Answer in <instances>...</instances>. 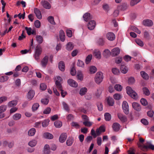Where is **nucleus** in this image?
<instances>
[{
	"label": "nucleus",
	"instance_id": "obj_1",
	"mask_svg": "<svg viewBox=\"0 0 154 154\" xmlns=\"http://www.w3.org/2000/svg\"><path fill=\"white\" fill-rule=\"evenodd\" d=\"M138 147L143 151L146 152L149 149L154 150V146L151 144L150 142H147L145 144H142L140 143H137Z\"/></svg>",
	"mask_w": 154,
	"mask_h": 154
},
{
	"label": "nucleus",
	"instance_id": "obj_2",
	"mask_svg": "<svg viewBox=\"0 0 154 154\" xmlns=\"http://www.w3.org/2000/svg\"><path fill=\"white\" fill-rule=\"evenodd\" d=\"M127 94L132 98L136 99L138 97V95L137 93L129 86H127L126 88Z\"/></svg>",
	"mask_w": 154,
	"mask_h": 154
},
{
	"label": "nucleus",
	"instance_id": "obj_3",
	"mask_svg": "<svg viewBox=\"0 0 154 154\" xmlns=\"http://www.w3.org/2000/svg\"><path fill=\"white\" fill-rule=\"evenodd\" d=\"M42 48L40 46H36L33 56L36 60H38L39 59V56L42 53Z\"/></svg>",
	"mask_w": 154,
	"mask_h": 154
},
{
	"label": "nucleus",
	"instance_id": "obj_4",
	"mask_svg": "<svg viewBox=\"0 0 154 154\" xmlns=\"http://www.w3.org/2000/svg\"><path fill=\"white\" fill-rule=\"evenodd\" d=\"M103 73L101 72H97L95 77V81L96 83L100 84L103 81Z\"/></svg>",
	"mask_w": 154,
	"mask_h": 154
},
{
	"label": "nucleus",
	"instance_id": "obj_5",
	"mask_svg": "<svg viewBox=\"0 0 154 154\" xmlns=\"http://www.w3.org/2000/svg\"><path fill=\"white\" fill-rule=\"evenodd\" d=\"M55 84L58 89H61L62 85L61 82L62 81V78L59 76H57L55 78Z\"/></svg>",
	"mask_w": 154,
	"mask_h": 154
},
{
	"label": "nucleus",
	"instance_id": "obj_6",
	"mask_svg": "<svg viewBox=\"0 0 154 154\" xmlns=\"http://www.w3.org/2000/svg\"><path fill=\"white\" fill-rule=\"evenodd\" d=\"M122 108L124 113L126 114H128L129 113V106L127 102L124 101L122 104Z\"/></svg>",
	"mask_w": 154,
	"mask_h": 154
},
{
	"label": "nucleus",
	"instance_id": "obj_7",
	"mask_svg": "<svg viewBox=\"0 0 154 154\" xmlns=\"http://www.w3.org/2000/svg\"><path fill=\"white\" fill-rule=\"evenodd\" d=\"M48 57L45 56L41 61L40 64L42 67L45 68L48 64Z\"/></svg>",
	"mask_w": 154,
	"mask_h": 154
},
{
	"label": "nucleus",
	"instance_id": "obj_8",
	"mask_svg": "<svg viewBox=\"0 0 154 154\" xmlns=\"http://www.w3.org/2000/svg\"><path fill=\"white\" fill-rule=\"evenodd\" d=\"M96 25V23L94 20L89 21L88 24V29L90 30L94 29Z\"/></svg>",
	"mask_w": 154,
	"mask_h": 154
},
{
	"label": "nucleus",
	"instance_id": "obj_9",
	"mask_svg": "<svg viewBox=\"0 0 154 154\" xmlns=\"http://www.w3.org/2000/svg\"><path fill=\"white\" fill-rule=\"evenodd\" d=\"M132 105L133 108L137 111H140L141 110V106L138 103L134 102L132 103Z\"/></svg>",
	"mask_w": 154,
	"mask_h": 154
},
{
	"label": "nucleus",
	"instance_id": "obj_10",
	"mask_svg": "<svg viewBox=\"0 0 154 154\" xmlns=\"http://www.w3.org/2000/svg\"><path fill=\"white\" fill-rule=\"evenodd\" d=\"M120 51V49L119 48H115L112 50L111 54L113 57L116 56L119 54Z\"/></svg>",
	"mask_w": 154,
	"mask_h": 154
},
{
	"label": "nucleus",
	"instance_id": "obj_11",
	"mask_svg": "<svg viewBox=\"0 0 154 154\" xmlns=\"http://www.w3.org/2000/svg\"><path fill=\"white\" fill-rule=\"evenodd\" d=\"M93 55L97 59H100L101 58V53L98 49H95L93 51Z\"/></svg>",
	"mask_w": 154,
	"mask_h": 154
},
{
	"label": "nucleus",
	"instance_id": "obj_12",
	"mask_svg": "<svg viewBox=\"0 0 154 154\" xmlns=\"http://www.w3.org/2000/svg\"><path fill=\"white\" fill-rule=\"evenodd\" d=\"M67 82L69 85L72 87H76L78 86L77 83L72 79H68Z\"/></svg>",
	"mask_w": 154,
	"mask_h": 154
},
{
	"label": "nucleus",
	"instance_id": "obj_13",
	"mask_svg": "<svg viewBox=\"0 0 154 154\" xmlns=\"http://www.w3.org/2000/svg\"><path fill=\"white\" fill-rule=\"evenodd\" d=\"M106 38L109 40L113 41L115 38V36L114 34L112 32H109L106 34Z\"/></svg>",
	"mask_w": 154,
	"mask_h": 154
},
{
	"label": "nucleus",
	"instance_id": "obj_14",
	"mask_svg": "<svg viewBox=\"0 0 154 154\" xmlns=\"http://www.w3.org/2000/svg\"><path fill=\"white\" fill-rule=\"evenodd\" d=\"M42 5L44 8L46 9H49L51 8V5L47 1H42L41 2Z\"/></svg>",
	"mask_w": 154,
	"mask_h": 154
},
{
	"label": "nucleus",
	"instance_id": "obj_15",
	"mask_svg": "<svg viewBox=\"0 0 154 154\" xmlns=\"http://www.w3.org/2000/svg\"><path fill=\"white\" fill-rule=\"evenodd\" d=\"M118 116L119 119L123 122L127 121V118L126 116L121 113L118 114Z\"/></svg>",
	"mask_w": 154,
	"mask_h": 154
},
{
	"label": "nucleus",
	"instance_id": "obj_16",
	"mask_svg": "<svg viewBox=\"0 0 154 154\" xmlns=\"http://www.w3.org/2000/svg\"><path fill=\"white\" fill-rule=\"evenodd\" d=\"M112 128L114 131H118L120 129V124L118 123H114L112 125Z\"/></svg>",
	"mask_w": 154,
	"mask_h": 154
},
{
	"label": "nucleus",
	"instance_id": "obj_17",
	"mask_svg": "<svg viewBox=\"0 0 154 154\" xmlns=\"http://www.w3.org/2000/svg\"><path fill=\"white\" fill-rule=\"evenodd\" d=\"M143 23V25L146 26H151L153 24V22L151 20H144Z\"/></svg>",
	"mask_w": 154,
	"mask_h": 154
},
{
	"label": "nucleus",
	"instance_id": "obj_18",
	"mask_svg": "<svg viewBox=\"0 0 154 154\" xmlns=\"http://www.w3.org/2000/svg\"><path fill=\"white\" fill-rule=\"evenodd\" d=\"M34 11L37 18L39 19H41L42 15L40 11L37 8L34 9Z\"/></svg>",
	"mask_w": 154,
	"mask_h": 154
},
{
	"label": "nucleus",
	"instance_id": "obj_19",
	"mask_svg": "<svg viewBox=\"0 0 154 154\" xmlns=\"http://www.w3.org/2000/svg\"><path fill=\"white\" fill-rule=\"evenodd\" d=\"M67 138L66 134V133H63L60 135L59 140L61 143L64 142Z\"/></svg>",
	"mask_w": 154,
	"mask_h": 154
},
{
	"label": "nucleus",
	"instance_id": "obj_20",
	"mask_svg": "<svg viewBox=\"0 0 154 154\" xmlns=\"http://www.w3.org/2000/svg\"><path fill=\"white\" fill-rule=\"evenodd\" d=\"M58 68L61 71L63 72L64 71L65 66L63 62L61 61L59 62L58 63Z\"/></svg>",
	"mask_w": 154,
	"mask_h": 154
},
{
	"label": "nucleus",
	"instance_id": "obj_21",
	"mask_svg": "<svg viewBox=\"0 0 154 154\" xmlns=\"http://www.w3.org/2000/svg\"><path fill=\"white\" fill-rule=\"evenodd\" d=\"M43 137L44 138L49 139L53 138V136L51 134L48 132L44 133L43 134Z\"/></svg>",
	"mask_w": 154,
	"mask_h": 154
},
{
	"label": "nucleus",
	"instance_id": "obj_22",
	"mask_svg": "<svg viewBox=\"0 0 154 154\" xmlns=\"http://www.w3.org/2000/svg\"><path fill=\"white\" fill-rule=\"evenodd\" d=\"M83 17L84 20L86 21H87L91 19L90 14L88 13H85Z\"/></svg>",
	"mask_w": 154,
	"mask_h": 154
},
{
	"label": "nucleus",
	"instance_id": "obj_23",
	"mask_svg": "<svg viewBox=\"0 0 154 154\" xmlns=\"http://www.w3.org/2000/svg\"><path fill=\"white\" fill-rule=\"evenodd\" d=\"M87 90V89L85 87L81 88L80 89L79 94L81 96H83L86 94Z\"/></svg>",
	"mask_w": 154,
	"mask_h": 154
},
{
	"label": "nucleus",
	"instance_id": "obj_24",
	"mask_svg": "<svg viewBox=\"0 0 154 154\" xmlns=\"http://www.w3.org/2000/svg\"><path fill=\"white\" fill-rule=\"evenodd\" d=\"M17 103V100H13L10 101L8 103V107H11L13 106H16Z\"/></svg>",
	"mask_w": 154,
	"mask_h": 154
},
{
	"label": "nucleus",
	"instance_id": "obj_25",
	"mask_svg": "<svg viewBox=\"0 0 154 154\" xmlns=\"http://www.w3.org/2000/svg\"><path fill=\"white\" fill-rule=\"evenodd\" d=\"M60 40L63 42L65 40V35L63 31L61 30L60 31Z\"/></svg>",
	"mask_w": 154,
	"mask_h": 154
},
{
	"label": "nucleus",
	"instance_id": "obj_26",
	"mask_svg": "<svg viewBox=\"0 0 154 154\" xmlns=\"http://www.w3.org/2000/svg\"><path fill=\"white\" fill-rule=\"evenodd\" d=\"M107 101L108 104L109 106H112L114 104V100L113 99L110 97H107Z\"/></svg>",
	"mask_w": 154,
	"mask_h": 154
},
{
	"label": "nucleus",
	"instance_id": "obj_27",
	"mask_svg": "<svg viewBox=\"0 0 154 154\" xmlns=\"http://www.w3.org/2000/svg\"><path fill=\"white\" fill-rule=\"evenodd\" d=\"M44 152L45 154H49L50 152L49 146L48 144H46L44 147Z\"/></svg>",
	"mask_w": 154,
	"mask_h": 154
},
{
	"label": "nucleus",
	"instance_id": "obj_28",
	"mask_svg": "<svg viewBox=\"0 0 154 154\" xmlns=\"http://www.w3.org/2000/svg\"><path fill=\"white\" fill-rule=\"evenodd\" d=\"M36 132L35 128H34L30 129L28 131V135L29 136H33Z\"/></svg>",
	"mask_w": 154,
	"mask_h": 154
},
{
	"label": "nucleus",
	"instance_id": "obj_29",
	"mask_svg": "<svg viewBox=\"0 0 154 154\" xmlns=\"http://www.w3.org/2000/svg\"><path fill=\"white\" fill-rule=\"evenodd\" d=\"M35 92L33 90H30L28 93V98L31 100L34 96Z\"/></svg>",
	"mask_w": 154,
	"mask_h": 154
},
{
	"label": "nucleus",
	"instance_id": "obj_30",
	"mask_svg": "<svg viewBox=\"0 0 154 154\" xmlns=\"http://www.w3.org/2000/svg\"><path fill=\"white\" fill-rule=\"evenodd\" d=\"M37 143V141L36 140H33L28 143V145L31 147H33L36 145Z\"/></svg>",
	"mask_w": 154,
	"mask_h": 154
},
{
	"label": "nucleus",
	"instance_id": "obj_31",
	"mask_svg": "<svg viewBox=\"0 0 154 154\" xmlns=\"http://www.w3.org/2000/svg\"><path fill=\"white\" fill-rule=\"evenodd\" d=\"M120 69L122 72L124 74L126 73L128 71V68L123 65H121Z\"/></svg>",
	"mask_w": 154,
	"mask_h": 154
},
{
	"label": "nucleus",
	"instance_id": "obj_32",
	"mask_svg": "<svg viewBox=\"0 0 154 154\" xmlns=\"http://www.w3.org/2000/svg\"><path fill=\"white\" fill-rule=\"evenodd\" d=\"M74 47V46L71 42H69L66 45V49L68 51L72 50Z\"/></svg>",
	"mask_w": 154,
	"mask_h": 154
},
{
	"label": "nucleus",
	"instance_id": "obj_33",
	"mask_svg": "<svg viewBox=\"0 0 154 154\" xmlns=\"http://www.w3.org/2000/svg\"><path fill=\"white\" fill-rule=\"evenodd\" d=\"M21 117V115L20 113H16L13 116V119L15 120H19Z\"/></svg>",
	"mask_w": 154,
	"mask_h": 154
},
{
	"label": "nucleus",
	"instance_id": "obj_34",
	"mask_svg": "<svg viewBox=\"0 0 154 154\" xmlns=\"http://www.w3.org/2000/svg\"><path fill=\"white\" fill-rule=\"evenodd\" d=\"M141 75L142 77L145 79H148L149 78V76L147 73L144 71H141L140 72Z\"/></svg>",
	"mask_w": 154,
	"mask_h": 154
},
{
	"label": "nucleus",
	"instance_id": "obj_35",
	"mask_svg": "<svg viewBox=\"0 0 154 154\" xmlns=\"http://www.w3.org/2000/svg\"><path fill=\"white\" fill-rule=\"evenodd\" d=\"M111 53L108 49H105L103 53V55L106 57H107L109 56Z\"/></svg>",
	"mask_w": 154,
	"mask_h": 154
},
{
	"label": "nucleus",
	"instance_id": "obj_36",
	"mask_svg": "<svg viewBox=\"0 0 154 154\" xmlns=\"http://www.w3.org/2000/svg\"><path fill=\"white\" fill-rule=\"evenodd\" d=\"M36 40L39 44L42 43L43 41V38L42 36L40 35H37L36 36Z\"/></svg>",
	"mask_w": 154,
	"mask_h": 154
},
{
	"label": "nucleus",
	"instance_id": "obj_37",
	"mask_svg": "<svg viewBox=\"0 0 154 154\" xmlns=\"http://www.w3.org/2000/svg\"><path fill=\"white\" fill-rule=\"evenodd\" d=\"M97 70V68L94 66H91L90 67V72L91 74L95 73Z\"/></svg>",
	"mask_w": 154,
	"mask_h": 154
},
{
	"label": "nucleus",
	"instance_id": "obj_38",
	"mask_svg": "<svg viewBox=\"0 0 154 154\" xmlns=\"http://www.w3.org/2000/svg\"><path fill=\"white\" fill-rule=\"evenodd\" d=\"M143 94L146 96H148L150 94V92L149 89L146 87H144L143 88Z\"/></svg>",
	"mask_w": 154,
	"mask_h": 154
},
{
	"label": "nucleus",
	"instance_id": "obj_39",
	"mask_svg": "<svg viewBox=\"0 0 154 154\" xmlns=\"http://www.w3.org/2000/svg\"><path fill=\"white\" fill-rule=\"evenodd\" d=\"M97 43L98 45L103 46L104 44V41L103 38H100L98 40Z\"/></svg>",
	"mask_w": 154,
	"mask_h": 154
},
{
	"label": "nucleus",
	"instance_id": "obj_40",
	"mask_svg": "<svg viewBox=\"0 0 154 154\" xmlns=\"http://www.w3.org/2000/svg\"><path fill=\"white\" fill-rule=\"evenodd\" d=\"M92 56L91 54L88 55L86 57L85 59V62L87 64H88L92 58Z\"/></svg>",
	"mask_w": 154,
	"mask_h": 154
},
{
	"label": "nucleus",
	"instance_id": "obj_41",
	"mask_svg": "<svg viewBox=\"0 0 154 154\" xmlns=\"http://www.w3.org/2000/svg\"><path fill=\"white\" fill-rule=\"evenodd\" d=\"M55 127L57 128H60L62 126V122L60 121H56L54 122Z\"/></svg>",
	"mask_w": 154,
	"mask_h": 154
},
{
	"label": "nucleus",
	"instance_id": "obj_42",
	"mask_svg": "<svg viewBox=\"0 0 154 154\" xmlns=\"http://www.w3.org/2000/svg\"><path fill=\"white\" fill-rule=\"evenodd\" d=\"M105 119L106 121H109L111 119V115L108 113H106L104 114Z\"/></svg>",
	"mask_w": 154,
	"mask_h": 154
},
{
	"label": "nucleus",
	"instance_id": "obj_43",
	"mask_svg": "<svg viewBox=\"0 0 154 154\" xmlns=\"http://www.w3.org/2000/svg\"><path fill=\"white\" fill-rule=\"evenodd\" d=\"M39 105L38 103H35L34 104L32 107V110L33 111H35L36 110L38 107H39Z\"/></svg>",
	"mask_w": 154,
	"mask_h": 154
},
{
	"label": "nucleus",
	"instance_id": "obj_44",
	"mask_svg": "<svg viewBox=\"0 0 154 154\" xmlns=\"http://www.w3.org/2000/svg\"><path fill=\"white\" fill-rule=\"evenodd\" d=\"M49 120L48 119L45 120L42 123V125L43 127H45L49 124Z\"/></svg>",
	"mask_w": 154,
	"mask_h": 154
},
{
	"label": "nucleus",
	"instance_id": "obj_45",
	"mask_svg": "<svg viewBox=\"0 0 154 154\" xmlns=\"http://www.w3.org/2000/svg\"><path fill=\"white\" fill-rule=\"evenodd\" d=\"M73 142V140L71 138H69L66 141V144L68 146H71Z\"/></svg>",
	"mask_w": 154,
	"mask_h": 154
},
{
	"label": "nucleus",
	"instance_id": "obj_46",
	"mask_svg": "<svg viewBox=\"0 0 154 154\" xmlns=\"http://www.w3.org/2000/svg\"><path fill=\"white\" fill-rule=\"evenodd\" d=\"M102 90L101 88H99L97 89L95 94L96 96L98 98L100 97L102 93Z\"/></svg>",
	"mask_w": 154,
	"mask_h": 154
},
{
	"label": "nucleus",
	"instance_id": "obj_47",
	"mask_svg": "<svg viewBox=\"0 0 154 154\" xmlns=\"http://www.w3.org/2000/svg\"><path fill=\"white\" fill-rule=\"evenodd\" d=\"M141 0H131L130 5L131 6H133L139 3Z\"/></svg>",
	"mask_w": 154,
	"mask_h": 154
},
{
	"label": "nucleus",
	"instance_id": "obj_48",
	"mask_svg": "<svg viewBox=\"0 0 154 154\" xmlns=\"http://www.w3.org/2000/svg\"><path fill=\"white\" fill-rule=\"evenodd\" d=\"M48 21L51 24H55V22L54 20V17L51 16H50L48 18Z\"/></svg>",
	"mask_w": 154,
	"mask_h": 154
},
{
	"label": "nucleus",
	"instance_id": "obj_49",
	"mask_svg": "<svg viewBox=\"0 0 154 154\" xmlns=\"http://www.w3.org/2000/svg\"><path fill=\"white\" fill-rule=\"evenodd\" d=\"M62 104L64 109L67 111H69V109L68 105L64 102H63Z\"/></svg>",
	"mask_w": 154,
	"mask_h": 154
},
{
	"label": "nucleus",
	"instance_id": "obj_50",
	"mask_svg": "<svg viewBox=\"0 0 154 154\" xmlns=\"http://www.w3.org/2000/svg\"><path fill=\"white\" fill-rule=\"evenodd\" d=\"M140 102L141 104L144 106H146L148 104V103L146 100L143 98L141 99Z\"/></svg>",
	"mask_w": 154,
	"mask_h": 154
},
{
	"label": "nucleus",
	"instance_id": "obj_51",
	"mask_svg": "<svg viewBox=\"0 0 154 154\" xmlns=\"http://www.w3.org/2000/svg\"><path fill=\"white\" fill-rule=\"evenodd\" d=\"M8 79V77L7 76H3L0 77V82H4L7 81Z\"/></svg>",
	"mask_w": 154,
	"mask_h": 154
},
{
	"label": "nucleus",
	"instance_id": "obj_52",
	"mask_svg": "<svg viewBox=\"0 0 154 154\" xmlns=\"http://www.w3.org/2000/svg\"><path fill=\"white\" fill-rule=\"evenodd\" d=\"M7 109V106L5 105H2L0 106V112H3Z\"/></svg>",
	"mask_w": 154,
	"mask_h": 154
},
{
	"label": "nucleus",
	"instance_id": "obj_53",
	"mask_svg": "<svg viewBox=\"0 0 154 154\" xmlns=\"http://www.w3.org/2000/svg\"><path fill=\"white\" fill-rule=\"evenodd\" d=\"M77 77L78 79L82 80L83 79V77L82 72H78L77 73Z\"/></svg>",
	"mask_w": 154,
	"mask_h": 154
},
{
	"label": "nucleus",
	"instance_id": "obj_54",
	"mask_svg": "<svg viewBox=\"0 0 154 154\" xmlns=\"http://www.w3.org/2000/svg\"><path fill=\"white\" fill-rule=\"evenodd\" d=\"M115 89L118 91H121L122 89V86L119 84L116 85L115 86Z\"/></svg>",
	"mask_w": 154,
	"mask_h": 154
},
{
	"label": "nucleus",
	"instance_id": "obj_55",
	"mask_svg": "<svg viewBox=\"0 0 154 154\" xmlns=\"http://www.w3.org/2000/svg\"><path fill=\"white\" fill-rule=\"evenodd\" d=\"M83 123L85 126L88 127L91 126L92 125V123L89 121V120L84 121Z\"/></svg>",
	"mask_w": 154,
	"mask_h": 154
},
{
	"label": "nucleus",
	"instance_id": "obj_56",
	"mask_svg": "<svg viewBox=\"0 0 154 154\" xmlns=\"http://www.w3.org/2000/svg\"><path fill=\"white\" fill-rule=\"evenodd\" d=\"M112 72L115 75H118L119 73V69L116 68H113L112 70Z\"/></svg>",
	"mask_w": 154,
	"mask_h": 154
},
{
	"label": "nucleus",
	"instance_id": "obj_57",
	"mask_svg": "<svg viewBox=\"0 0 154 154\" xmlns=\"http://www.w3.org/2000/svg\"><path fill=\"white\" fill-rule=\"evenodd\" d=\"M41 101L42 104L44 105H47L48 103L49 100L47 98L42 99H41Z\"/></svg>",
	"mask_w": 154,
	"mask_h": 154
},
{
	"label": "nucleus",
	"instance_id": "obj_58",
	"mask_svg": "<svg viewBox=\"0 0 154 154\" xmlns=\"http://www.w3.org/2000/svg\"><path fill=\"white\" fill-rule=\"evenodd\" d=\"M77 65L78 66L83 67L84 66V63L82 61L80 60H78Z\"/></svg>",
	"mask_w": 154,
	"mask_h": 154
},
{
	"label": "nucleus",
	"instance_id": "obj_59",
	"mask_svg": "<svg viewBox=\"0 0 154 154\" xmlns=\"http://www.w3.org/2000/svg\"><path fill=\"white\" fill-rule=\"evenodd\" d=\"M122 97V96L119 94H116L114 95V98L117 100H118L120 99Z\"/></svg>",
	"mask_w": 154,
	"mask_h": 154
},
{
	"label": "nucleus",
	"instance_id": "obj_60",
	"mask_svg": "<svg viewBox=\"0 0 154 154\" xmlns=\"http://www.w3.org/2000/svg\"><path fill=\"white\" fill-rule=\"evenodd\" d=\"M136 43L139 46L142 47L143 45V42L139 39H137L135 40Z\"/></svg>",
	"mask_w": 154,
	"mask_h": 154
},
{
	"label": "nucleus",
	"instance_id": "obj_61",
	"mask_svg": "<svg viewBox=\"0 0 154 154\" xmlns=\"http://www.w3.org/2000/svg\"><path fill=\"white\" fill-rule=\"evenodd\" d=\"M51 111V109L50 107H47L43 111V113L48 114L50 113Z\"/></svg>",
	"mask_w": 154,
	"mask_h": 154
},
{
	"label": "nucleus",
	"instance_id": "obj_62",
	"mask_svg": "<svg viewBox=\"0 0 154 154\" xmlns=\"http://www.w3.org/2000/svg\"><path fill=\"white\" fill-rule=\"evenodd\" d=\"M40 87L41 90L44 91L46 89L47 86L45 84L42 83L40 85Z\"/></svg>",
	"mask_w": 154,
	"mask_h": 154
},
{
	"label": "nucleus",
	"instance_id": "obj_63",
	"mask_svg": "<svg viewBox=\"0 0 154 154\" xmlns=\"http://www.w3.org/2000/svg\"><path fill=\"white\" fill-rule=\"evenodd\" d=\"M25 29L26 31L27 34L29 35H30L31 34V31H32V29L31 28H28V27H26L25 28Z\"/></svg>",
	"mask_w": 154,
	"mask_h": 154
},
{
	"label": "nucleus",
	"instance_id": "obj_64",
	"mask_svg": "<svg viewBox=\"0 0 154 154\" xmlns=\"http://www.w3.org/2000/svg\"><path fill=\"white\" fill-rule=\"evenodd\" d=\"M103 9L106 11L108 12L109 10V6L107 4L104 5L103 6Z\"/></svg>",
	"mask_w": 154,
	"mask_h": 154
}]
</instances>
